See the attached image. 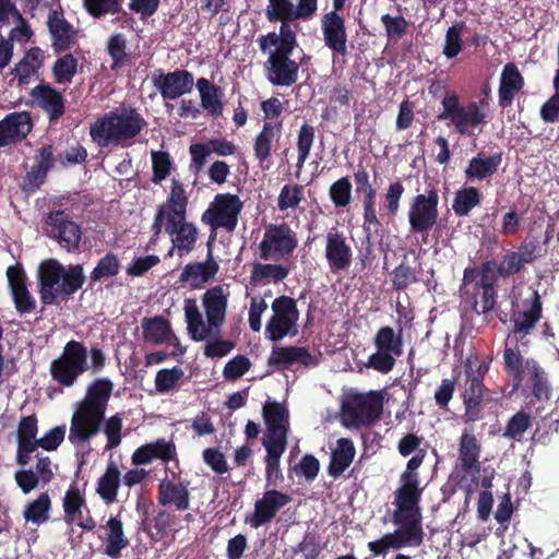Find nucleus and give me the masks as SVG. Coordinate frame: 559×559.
<instances>
[{
  "mask_svg": "<svg viewBox=\"0 0 559 559\" xmlns=\"http://www.w3.org/2000/svg\"><path fill=\"white\" fill-rule=\"evenodd\" d=\"M427 452L421 449L412 456L400 477L401 486L394 492L395 510L392 522L399 528L381 538L368 543L374 556L385 555L389 549L419 547L424 542L423 515L419 507L423 489L419 487L417 468L423 464Z\"/></svg>",
  "mask_w": 559,
  "mask_h": 559,
  "instance_id": "obj_1",
  "label": "nucleus"
},
{
  "mask_svg": "<svg viewBox=\"0 0 559 559\" xmlns=\"http://www.w3.org/2000/svg\"><path fill=\"white\" fill-rule=\"evenodd\" d=\"M82 264L63 266L56 259H48L40 263L37 271V292L44 306L58 305L67 301L85 283Z\"/></svg>",
  "mask_w": 559,
  "mask_h": 559,
  "instance_id": "obj_2",
  "label": "nucleus"
},
{
  "mask_svg": "<svg viewBox=\"0 0 559 559\" xmlns=\"http://www.w3.org/2000/svg\"><path fill=\"white\" fill-rule=\"evenodd\" d=\"M100 431L107 438L106 451L118 448L122 440V416L117 413L106 418L105 414L76 403L70 420L69 442L75 447L87 444Z\"/></svg>",
  "mask_w": 559,
  "mask_h": 559,
  "instance_id": "obj_3",
  "label": "nucleus"
},
{
  "mask_svg": "<svg viewBox=\"0 0 559 559\" xmlns=\"http://www.w3.org/2000/svg\"><path fill=\"white\" fill-rule=\"evenodd\" d=\"M146 124L136 108L122 105L91 123L90 135L100 147L120 145L136 138Z\"/></svg>",
  "mask_w": 559,
  "mask_h": 559,
  "instance_id": "obj_4",
  "label": "nucleus"
},
{
  "mask_svg": "<svg viewBox=\"0 0 559 559\" xmlns=\"http://www.w3.org/2000/svg\"><path fill=\"white\" fill-rule=\"evenodd\" d=\"M202 302L207 325L194 299H186L183 307L188 334L194 342H203L210 334L219 332L226 319L228 293L216 285L203 294Z\"/></svg>",
  "mask_w": 559,
  "mask_h": 559,
  "instance_id": "obj_5",
  "label": "nucleus"
},
{
  "mask_svg": "<svg viewBox=\"0 0 559 559\" xmlns=\"http://www.w3.org/2000/svg\"><path fill=\"white\" fill-rule=\"evenodd\" d=\"M274 46L267 59V79L276 86H290L298 79L299 64L289 57L297 46L296 37H260V46Z\"/></svg>",
  "mask_w": 559,
  "mask_h": 559,
  "instance_id": "obj_6",
  "label": "nucleus"
},
{
  "mask_svg": "<svg viewBox=\"0 0 559 559\" xmlns=\"http://www.w3.org/2000/svg\"><path fill=\"white\" fill-rule=\"evenodd\" d=\"M383 413V395L379 391L348 393L342 401L341 414L346 427H370Z\"/></svg>",
  "mask_w": 559,
  "mask_h": 559,
  "instance_id": "obj_7",
  "label": "nucleus"
},
{
  "mask_svg": "<svg viewBox=\"0 0 559 559\" xmlns=\"http://www.w3.org/2000/svg\"><path fill=\"white\" fill-rule=\"evenodd\" d=\"M87 356V347L82 342H67L62 353L50 362L51 379L63 388H72L88 370Z\"/></svg>",
  "mask_w": 559,
  "mask_h": 559,
  "instance_id": "obj_8",
  "label": "nucleus"
},
{
  "mask_svg": "<svg viewBox=\"0 0 559 559\" xmlns=\"http://www.w3.org/2000/svg\"><path fill=\"white\" fill-rule=\"evenodd\" d=\"M441 105L442 111L438 115V119L449 121L460 135H471V129L487 123V116L479 109L477 103L469 102L466 106H462L455 92L447 93Z\"/></svg>",
  "mask_w": 559,
  "mask_h": 559,
  "instance_id": "obj_9",
  "label": "nucleus"
},
{
  "mask_svg": "<svg viewBox=\"0 0 559 559\" xmlns=\"http://www.w3.org/2000/svg\"><path fill=\"white\" fill-rule=\"evenodd\" d=\"M439 194L436 189L414 197L408 209L409 230L420 235L423 242L427 243L429 231L438 222L439 217Z\"/></svg>",
  "mask_w": 559,
  "mask_h": 559,
  "instance_id": "obj_10",
  "label": "nucleus"
},
{
  "mask_svg": "<svg viewBox=\"0 0 559 559\" xmlns=\"http://www.w3.org/2000/svg\"><path fill=\"white\" fill-rule=\"evenodd\" d=\"M272 310L273 316L265 325V337L280 342L287 335L295 336L300 316L296 300L289 296H280L273 300Z\"/></svg>",
  "mask_w": 559,
  "mask_h": 559,
  "instance_id": "obj_11",
  "label": "nucleus"
},
{
  "mask_svg": "<svg viewBox=\"0 0 559 559\" xmlns=\"http://www.w3.org/2000/svg\"><path fill=\"white\" fill-rule=\"evenodd\" d=\"M373 344L377 352L369 356L367 367L389 373L394 368L396 358L403 354L402 334H396L391 326H382L378 330Z\"/></svg>",
  "mask_w": 559,
  "mask_h": 559,
  "instance_id": "obj_12",
  "label": "nucleus"
},
{
  "mask_svg": "<svg viewBox=\"0 0 559 559\" xmlns=\"http://www.w3.org/2000/svg\"><path fill=\"white\" fill-rule=\"evenodd\" d=\"M298 246L297 234L286 223L270 225L259 243L260 259L280 260L293 254Z\"/></svg>",
  "mask_w": 559,
  "mask_h": 559,
  "instance_id": "obj_13",
  "label": "nucleus"
},
{
  "mask_svg": "<svg viewBox=\"0 0 559 559\" xmlns=\"http://www.w3.org/2000/svg\"><path fill=\"white\" fill-rule=\"evenodd\" d=\"M241 209L242 203L238 195L230 193L217 194L214 202L202 214V222L213 229L223 227L231 231L236 228Z\"/></svg>",
  "mask_w": 559,
  "mask_h": 559,
  "instance_id": "obj_14",
  "label": "nucleus"
},
{
  "mask_svg": "<svg viewBox=\"0 0 559 559\" xmlns=\"http://www.w3.org/2000/svg\"><path fill=\"white\" fill-rule=\"evenodd\" d=\"M543 317V301L537 290H533L530 298L522 301V309L512 311L510 321L512 323L511 335L515 342L527 345L528 341H524L527 335L535 329L536 324Z\"/></svg>",
  "mask_w": 559,
  "mask_h": 559,
  "instance_id": "obj_15",
  "label": "nucleus"
},
{
  "mask_svg": "<svg viewBox=\"0 0 559 559\" xmlns=\"http://www.w3.org/2000/svg\"><path fill=\"white\" fill-rule=\"evenodd\" d=\"M45 224L50 228V235L68 252L79 249L82 237L81 226L70 219L66 211H50L45 218Z\"/></svg>",
  "mask_w": 559,
  "mask_h": 559,
  "instance_id": "obj_16",
  "label": "nucleus"
},
{
  "mask_svg": "<svg viewBox=\"0 0 559 559\" xmlns=\"http://www.w3.org/2000/svg\"><path fill=\"white\" fill-rule=\"evenodd\" d=\"M290 501L292 497L288 493L276 489L265 490L262 497L254 501L253 512L246 515L245 522L252 528L269 524Z\"/></svg>",
  "mask_w": 559,
  "mask_h": 559,
  "instance_id": "obj_17",
  "label": "nucleus"
},
{
  "mask_svg": "<svg viewBox=\"0 0 559 559\" xmlns=\"http://www.w3.org/2000/svg\"><path fill=\"white\" fill-rule=\"evenodd\" d=\"M354 251L343 230L332 227L325 235L324 257L333 274L346 271L353 262Z\"/></svg>",
  "mask_w": 559,
  "mask_h": 559,
  "instance_id": "obj_18",
  "label": "nucleus"
},
{
  "mask_svg": "<svg viewBox=\"0 0 559 559\" xmlns=\"http://www.w3.org/2000/svg\"><path fill=\"white\" fill-rule=\"evenodd\" d=\"M152 82L164 99H177L193 88V75L188 70H175L164 73L162 69L154 71Z\"/></svg>",
  "mask_w": 559,
  "mask_h": 559,
  "instance_id": "obj_19",
  "label": "nucleus"
},
{
  "mask_svg": "<svg viewBox=\"0 0 559 559\" xmlns=\"http://www.w3.org/2000/svg\"><path fill=\"white\" fill-rule=\"evenodd\" d=\"M8 287L15 310L21 314L32 313L36 310V299L27 288V275L21 263L7 269Z\"/></svg>",
  "mask_w": 559,
  "mask_h": 559,
  "instance_id": "obj_20",
  "label": "nucleus"
},
{
  "mask_svg": "<svg viewBox=\"0 0 559 559\" xmlns=\"http://www.w3.org/2000/svg\"><path fill=\"white\" fill-rule=\"evenodd\" d=\"M214 236H210L206 243L207 252L205 261L190 262L180 273L179 281L188 283L191 289H201L211 282L219 271V264L213 258Z\"/></svg>",
  "mask_w": 559,
  "mask_h": 559,
  "instance_id": "obj_21",
  "label": "nucleus"
},
{
  "mask_svg": "<svg viewBox=\"0 0 559 559\" xmlns=\"http://www.w3.org/2000/svg\"><path fill=\"white\" fill-rule=\"evenodd\" d=\"M263 418L266 433L262 442H287L288 411L278 402H267L263 405Z\"/></svg>",
  "mask_w": 559,
  "mask_h": 559,
  "instance_id": "obj_22",
  "label": "nucleus"
},
{
  "mask_svg": "<svg viewBox=\"0 0 559 559\" xmlns=\"http://www.w3.org/2000/svg\"><path fill=\"white\" fill-rule=\"evenodd\" d=\"M424 277L423 267L414 269L405 262H401L392 272V286L397 292H405L411 285L421 282L428 292H436L438 282L435 278V270L430 269Z\"/></svg>",
  "mask_w": 559,
  "mask_h": 559,
  "instance_id": "obj_23",
  "label": "nucleus"
},
{
  "mask_svg": "<svg viewBox=\"0 0 559 559\" xmlns=\"http://www.w3.org/2000/svg\"><path fill=\"white\" fill-rule=\"evenodd\" d=\"M166 233L171 237L174 248L178 250L180 257L190 253L198 240V228L186 218H176L174 215H167Z\"/></svg>",
  "mask_w": 559,
  "mask_h": 559,
  "instance_id": "obj_24",
  "label": "nucleus"
},
{
  "mask_svg": "<svg viewBox=\"0 0 559 559\" xmlns=\"http://www.w3.org/2000/svg\"><path fill=\"white\" fill-rule=\"evenodd\" d=\"M33 128L31 114L12 112L0 120V147L26 139Z\"/></svg>",
  "mask_w": 559,
  "mask_h": 559,
  "instance_id": "obj_25",
  "label": "nucleus"
},
{
  "mask_svg": "<svg viewBox=\"0 0 559 559\" xmlns=\"http://www.w3.org/2000/svg\"><path fill=\"white\" fill-rule=\"evenodd\" d=\"M31 96L47 114L49 122H57L66 112V99L61 92L48 83H40L32 88Z\"/></svg>",
  "mask_w": 559,
  "mask_h": 559,
  "instance_id": "obj_26",
  "label": "nucleus"
},
{
  "mask_svg": "<svg viewBox=\"0 0 559 559\" xmlns=\"http://www.w3.org/2000/svg\"><path fill=\"white\" fill-rule=\"evenodd\" d=\"M236 145L224 138L211 139L206 143H193L189 147L191 168L194 173H200L211 153L218 156H230L236 153Z\"/></svg>",
  "mask_w": 559,
  "mask_h": 559,
  "instance_id": "obj_27",
  "label": "nucleus"
},
{
  "mask_svg": "<svg viewBox=\"0 0 559 559\" xmlns=\"http://www.w3.org/2000/svg\"><path fill=\"white\" fill-rule=\"evenodd\" d=\"M485 384L480 380L465 379L462 401L465 412L464 423H475L483 418Z\"/></svg>",
  "mask_w": 559,
  "mask_h": 559,
  "instance_id": "obj_28",
  "label": "nucleus"
},
{
  "mask_svg": "<svg viewBox=\"0 0 559 559\" xmlns=\"http://www.w3.org/2000/svg\"><path fill=\"white\" fill-rule=\"evenodd\" d=\"M177 455L176 445L171 441L165 439H157L155 442L146 443L139 447L132 454V463L134 465H145L153 460H160L163 463H168Z\"/></svg>",
  "mask_w": 559,
  "mask_h": 559,
  "instance_id": "obj_29",
  "label": "nucleus"
},
{
  "mask_svg": "<svg viewBox=\"0 0 559 559\" xmlns=\"http://www.w3.org/2000/svg\"><path fill=\"white\" fill-rule=\"evenodd\" d=\"M157 501L162 507H174L176 511L190 508V492L187 485L163 479L157 486Z\"/></svg>",
  "mask_w": 559,
  "mask_h": 559,
  "instance_id": "obj_30",
  "label": "nucleus"
},
{
  "mask_svg": "<svg viewBox=\"0 0 559 559\" xmlns=\"http://www.w3.org/2000/svg\"><path fill=\"white\" fill-rule=\"evenodd\" d=\"M114 383L108 378H97L86 389L85 396L78 404L106 415L112 394Z\"/></svg>",
  "mask_w": 559,
  "mask_h": 559,
  "instance_id": "obj_31",
  "label": "nucleus"
},
{
  "mask_svg": "<svg viewBox=\"0 0 559 559\" xmlns=\"http://www.w3.org/2000/svg\"><path fill=\"white\" fill-rule=\"evenodd\" d=\"M523 86L524 79L518 67L512 62L507 63L500 76L498 91L499 106L503 109L510 107L515 94L520 92Z\"/></svg>",
  "mask_w": 559,
  "mask_h": 559,
  "instance_id": "obj_32",
  "label": "nucleus"
},
{
  "mask_svg": "<svg viewBox=\"0 0 559 559\" xmlns=\"http://www.w3.org/2000/svg\"><path fill=\"white\" fill-rule=\"evenodd\" d=\"M312 356L306 347L298 346H286V347H273L272 353L267 359L270 367L277 369H288L294 364H301L309 366L311 364Z\"/></svg>",
  "mask_w": 559,
  "mask_h": 559,
  "instance_id": "obj_33",
  "label": "nucleus"
},
{
  "mask_svg": "<svg viewBox=\"0 0 559 559\" xmlns=\"http://www.w3.org/2000/svg\"><path fill=\"white\" fill-rule=\"evenodd\" d=\"M502 163V153H495L490 156H485L478 153L469 162L464 169L466 180H486L491 178Z\"/></svg>",
  "mask_w": 559,
  "mask_h": 559,
  "instance_id": "obj_34",
  "label": "nucleus"
},
{
  "mask_svg": "<svg viewBox=\"0 0 559 559\" xmlns=\"http://www.w3.org/2000/svg\"><path fill=\"white\" fill-rule=\"evenodd\" d=\"M283 131V120L264 122L253 143V152L259 163L263 164L272 155L273 142L277 141Z\"/></svg>",
  "mask_w": 559,
  "mask_h": 559,
  "instance_id": "obj_35",
  "label": "nucleus"
},
{
  "mask_svg": "<svg viewBox=\"0 0 559 559\" xmlns=\"http://www.w3.org/2000/svg\"><path fill=\"white\" fill-rule=\"evenodd\" d=\"M481 447L475 435L464 431L459 443V460L462 469L467 474L479 473Z\"/></svg>",
  "mask_w": 559,
  "mask_h": 559,
  "instance_id": "obj_36",
  "label": "nucleus"
},
{
  "mask_svg": "<svg viewBox=\"0 0 559 559\" xmlns=\"http://www.w3.org/2000/svg\"><path fill=\"white\" fill-rule=\"evenodd\" d=\"M265 448L266 455L265 463V480L269 486H277L284 480V475L281 469V457L286 450L287 442H262Z\"/></svg>",
  "mask_w": 559,
  "mask_h": 559,
  "instance_id": "obj_37",
  "label": "nucleus"
},
{
  "mask_svg": "<svg viewBox=\"0 0 559 559\" xmlns=\"http://www.w3.org/2000/svg\"><path fill=\"white\" fill-rule=\"evenodd\" d=\"M144 342L159 345L169 343L174 336L170 322L163 316L143 318L141 322Z\"/></svg>",
  "mask_w": 559,
  "mask_h": 559,
  "instance_id": "obj_38",
  "label": "nucleus"
},
{
  "mask_svg": "<svg viewBox=\"0 0 559 559\" xmlns=\"http://www.w3.org/2000/svg\"><path fill=\"white\" fill-rule=\"evenodd\" d=\"M356 454L354 443L348 438L337 440L336 448L331 453L328 473L331 477H340L352 464Z\"/></svg>",
  "mask_w": 559,
  "mask_h": 559,
  "instance_id": "obj_39",
  "label": "nucleus"
},
{
  "mask_svg": "<svg viewBox=\"0 0 559 559\" xmlns=\"http://www.w3.org/2000/svg\"><path fill=\"white\" fill-rule=\"evenodd\" d=\"M107 539L104 554L111 559H118L121 551L129 546V539L124 535L122 521L118 516H111L107 523Z\"/></svg>",
  "mask_w": 559,
  "mask_h": 559,
  "instance_id": "obj_40",
  "label": "nucleus"
},
{
  "mask_svg": "<svg viewBox=\"0 0 559 559\" xmlns=\"http://www.w3.org/2000/svg\"><path fill=\"white\" fill-rule=\"evenodd\" d=\"M120 483L119 467L115 462H109L105 473L97 480L96 492L107 504L114 503L117 500Z\"/></svg>",
  "mask_w": 559,
  "mask_h": 559,
  "instance_id": "obj_41",
  "label": "nucleus"
},
{
  "mask_svg": "<svg viewBox=\"0 0 559 559\" xmlns=\"http://www.w3.org/2000/svg\"><path fill=\"white\" fill-rule=\"evenodd\" d=\"M461 297L463 302L469 306L476 314H487L493 310L497 304L496 285H492L491 304L489 300L487 305L485 304L481 282L474 283L472 288H461Z\"/></svg>",
  "mask_w": 559,
  "mask_h": 559,
  "instance_id": "obj_42",
  "label": "nucleus"
},
{
  "mask_svg": "<svg viewBox=\"0 0 559 559\" xmlns=\"http://www.w3.org/2000/svg\"><path fill=\"white\" fill-rule=\"evenodd\" d=\"M525 361L519 347L506 344L503 349L504 370L512 380L513 391L519 390L524 380Z\"/></svg>",
  "mask_w": 559,
  "mask_h": 559,
  "instance_id": "obj_43",
  "label": "nucleus"
},
{
  "mask_svg": "<svg viewBox=\"0 0 559 559\" xmlns=\"http://www.w3.org/2000/svg\"><path fill=\"white\" fill-rule=\"evenodd\" d=\"M481 192L476 187H464L455 192L452 210L459 217L467 216L481 202Z\"/></svg>",
  "mask_w": 559,
  "mask_h": 559,
  "instance_id": "obj_44",
  "label": "nucleus"
},
{
  "mask_svg": "<svg viewBox=\"0 0 559 559\" xmlns=\"http://www.w3.org/2000/svg\"><path fill=\"white\" fill-rule=\"evenodd\" d=\"M525 369L528 372V381L534 397L538 401L549 397V384L546 373L535 359H526Z\"/></svg>",
  "mask_w": 559,
  "mask_h": 559,
  "instance_id": "obj_45",
  "label": "nucleus"
},
{
  "mask_svg": "<svg viewBox=\"0 0 559 559\" xmlns=\"http://www.w3.org/2000/svg\"><path fill=\"white\" fill-rule=\"evenodd\" d=\"M38 419L35 414L24 416L17 425V444L22 450H36Z\"/></svg>",
  "mask_w": 559,
  "mask_h": 559,
  "instance_id": "obj_46",
  "label": "nucleus"
},
{
  "mask_svg": "<svg viewBox=\"0 0 559 559\" xmlns=\"http://www.w3.org/2000/svg\"><path fill=\"white\" fill-rule=\"evenodd\" d=\"M289 274V269L282 264L260 263L253 264L250 280L251 283H260L264 280L274 283L283 282Z\"/></svg>",
  "mask_w": 559,
  "mask_h": 559,
  "instance_id": "obj_47",
  "label": "nucleus"
},
{
  "mask_svg": "<svg viewBox=\"0 0 559 559\" xmlns=\"http://www.w3.org/2000/svg\"><path fill=\"white\" fill-rule=\"evenodd\" d=\"M532 416L521 409L509 418L502 436L509 440L521 442L524 433L532 426Z\"/></svg>",
  "mask_w": 559,
  "mask_h": 559,
  "instance_id": "obj_48",
  "label": "nucleus"
},
{
  "mask_svg": "<svg viewBox=\"0 0 559 559\" xmlns=\"http://www.w3.org/2000/svg\"><path fill=\"white\" fill-rule=\"evenodd\" d=\"M78 72V59L72 53L59 57L52 66V75L58 84L71 83Z\"/></svg>",
  "mask_w": 559,
  "mask_h": 559,
  "instance_id": "obj_49",
  "label": "nucleus"
},
{
  "mask_svg": "<svg viewBox=\"0 0 559 559\" xmlns=\"http://www.w3.org/2000/svg\"><path fill=\"white\" fill-rule=\"evenodd\" d=\"M121 264L114 252H107L103 258L99 259L96 266L90 274L92 283L100 282L104 278H109L118 275Z\"/></svg>",
  "mask_w": 559,
  "mask_h": 559,
  "instance_id": "obj_50",
  "label": "nucleus"
},
{
  "mask_svg": "<svg viewBox=\"0 0 559 559\" xmlns=\"http://www.w3.org/2000/svg\"><path fill=\"white\" fill-rule=\"evenodd\" d=\"M51 507V500L47 492L40 493L37 499L29 502L24 512V519L35 524L44 523L48 520V512Z\"/></svg>",
  "mask_w": 559,
  "mask_h": 559,
  "instance_id": "obj_51",
  "label": "nucleus"
},
{
  "mask_svg": "<svg viewBox=\"0 0 559 559\" xmlns=\"http://www.w3.org/2000/svg\"><path fill=\"white\" fill-rule=\"evenodd\" d=\"M354 180L356 186V193L360 197L361 204L376 202L377 190L370 181V175L366 167L361 164L357 165V169L354 171Z\"/></svg>",
  "mask_w": 559,
  "mask_h": 559,
  "instance_id": "obj_52",
  "label": "nucleus"
},
{
  "mask_svg": "<svg viewBox=\"0 0 559 559\" xmlns=\"http://www.w3.org/2000/svg\"><path fill=\"white\" fill-rule=\"evenodd\" d=\"M316 139V129L313 126L302 123L297 133V167L301 169L309 158L311 148Z\"/></svg>",
  "mask_w": 559,
  "mask_h": 559,
  "instance_id": "obj_53",
  "label": "nucleus"
},
{
  "mask_svg": "<svg viewBox=\"0 0 559 559\" xmlns=\"http://www.w3.org/2000/svg\"><path fill=\"white\" fill-rule=\"evenodd\" d=\"M353 186L348 176L341 177L329 188V197L337 209L347 207L352 202Z\"/></svg>",
  "mask_w": 559,
  "mask_h": 559,
  "instance_id": "obj_54",
  "label": "nucleus"
},
{
  "mask_svg": "<svg viewBox=\"0 0 559 559\" xmlns=\"http://www.w3.org/2000/svg\"><path fill=\"white\" fill-rule=\"evenodd\" d=\"M85 506V498L81 495L76 484H72L63 498V511L66 518L73 522L82 518V508Z\"/></svg>",
  "mask_w": 559,
  "mask_h": 559,
  "instance_id": "obj_55",
  "label": "nucleus"
},
{
  "mask_svg": "<svg viewBox=\"0 0 559 559\" xmlns=\"http://www.w3.org/2000/svg\"><path fill=\"white\" fill-rule=\"evenodd\" d=\"M404 192L405 187L401 180L397 179L389 185L381 207L388 216L395 217L397 215Z\"/></svg>",
  "mask_w": 559,
  "mask_h": 559,
  "instance_id": "obj_56",
  "label": "nucleus"
},
{
  "mask_svg": "<svg viewBox=\"0 0 559 559\" xmlns=\"http://www.w3.org/2000/svg\"><path fill=\"white\" fill-rule=\"evenodd\" d=\"M122 3L123 0H83L84 9L95 19L120 13Z\"/></svg>",
  "mask_w": 559,
  "mask_h": 559,
  "instance_id": "obj_57",
  "label": "nucleus"
},
{
  "mask_svg": "<svg viewBox=\"0 0 559 559\" xmlns=\"http://www.w3.org/2000/svg\"><path fill=\"white\" fill-rule=\"evenodd\" d=\"M187 204L188 199L183 186L174 180L167 200L168 215H174L176 218H186Z\"/></svg>",
  "mask_w": 559,
  "mask_h": 559,
  "instance_id": "obj_58",
  "label": "nucleus"
},
{
  "mask_svg": "<svg viewBox=\"0 0 559 559\" xmlns=\"http://www.w3.org/2000/svg\"><path fill=\"white\" fill-rule=\"evenodd\" d=\"M203 354L209 358H222L227 356L234 348L235 343L221 337V331L216 334H210L206 337Z\"/></svg>",
  "mask_w": 559,
  "mask_h": 559,
  "instance_id": "obj_59",
  "label": "nucleus"
},
{
  "mask_svg": "<svg viewBox=\"0 0 559 559\" xmlns=\"http://www.w3.org/2000/svg\"><path fill=\"white\" fill-rule=\"evenodd\" d=\"M304 199V187L301 185H285L277 198V207L284 212L288 209H296Z\"/></svg>",
  "mask_w": 559,
  "mask_h": 559,
  "instance_id": "obj_60",
  "label": "nucleus"
},
{
  "mask_svg": "<svg viewBox=\"0 0 559 559\" xmlns=\"http://www.w3.org/2000/svg\"><path fill=\"white\" fill-rule=\"evenodd\" d=\"M183 376L185 372L179 366L170 369H160L155 377V389L159 393H167L177 385Z\"/></svg>",
  "mask_w": 559,
  "mask_h": 559,
  "instance_id": "obj_61",
  "label": "nucleus"
},
{
  "mask_svg": "<svg viewBox=\"0 0 559 559\" xmlns=\"http://www.w3.org/2000/svg\"><path fill=\"white\" fill-rule=\"evenodd\" d=\"M173 163L170 160V156L167 152L164 151H153L152 152V168H153V178L152 181L154 183H160L165 180L171 170Z\"/></svg>",
  "mask_w": 559,
  "mask_h": 559,
  "instance_id": "obj_62",
  "label": "nucleus"
},
{
  "mask_svg": "<svg viewBox=\"0 0 559 559\" xmlns=\"http://www.w3.org/2000/svg\"><path fill=\"white\" fill-rule=\"evenodd\" d=\"M47 27L50 35H73L72 25L66 20L63 10L51 9L47 16Z\"/></svg>",
  "mask_w": 559,
  "mask_h": 559,
  "instance_id": "obj_63",
  "label": "nucleus"
},
{
  "mask_svg": "<svg viewBox=\"0 0 559 559\" xmlns=\"http://www.w3.org/2000/svg\"><path fill=\"white\" fill-rule=\"evenodd\" d=\"M324 546L316 532H306L302 540L297 545L295 552L304 555L305 559H318Z\"/></svg>",
  "mask_w": 559,
  "mask_h": 559,
  "instance_id": "obj_64",
  "label": "nucleus"
}]
</instances>
